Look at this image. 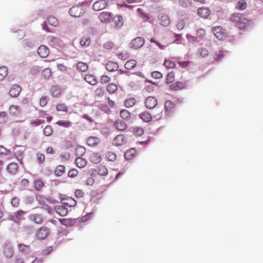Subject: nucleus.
I'll use <instances>...</instances> for the list:
<instances>
[{
    "mask_svg": "<svg viewBox=\"0 0 263 263\" xmlns=\"http://www.w3.org/2000/svg\"><path fill=\"white\" fill-rule=\"evenodd\" d=\"M175 104L172 101L167 100L165 103V111L167 114H170L174 108Z\"/></svg>",
    "mask_w": 263,
    "mask_h": 263,
    "instance_id": "b1692460",
    "label": "nucleus"
},
{
    "mask_svg": "<svg viewBox=\"0 0 263 263\" xmlns=\"http://www.w3.org/2000/svg\"><path fill=\"white\" fill-rule=\"evenodd\" d=\"M187 86L186 82L178 81L171 84L169 88L171 90L177 91L185 88Z\"/></svg>",
    "mask_w": 263,
    "mask_h": 263,
    "instance_id": "39448f33",
    "label": "nucleus"
},
{
    "mask_svg": "<svg viewBox=\"0 0 263 263\" xmlns=\"http://www.w3.org/2000/svg\"><path fill=\"white\" fill-rule=\"evenodd\" d=\"M179 3L183 7H188L192 4L191 0H179Z\"/></svg>",
    "mask_w": 263,
    "mask_h": 263,
    "instance_id": "13d9d810",
    "label": "nucleus"
},
{
    "mask_svg": "<svg viewBox=\"0 0 263 263\" xmlns=\"http://www.w3.org/2000/svg\"><path fill=\"white\" fill-rule=\"evenodd\" d=\"M57 124L65 127H69L71 125V122L69 121H59L57 123Z\"/></svg>",
    "mask_w": 263,
    "mask_h": 263,
    "instance_id": "052dcab7",
    "label": "nucleus"
},
{
    "mask_svg": "<svg viewBox=\"0 0 263 263\" xmlns=\"http://www.w3.org/2000/svg\"><path fill=\"white\" fill-rule=\"evenodd\" d=\"M160 24L163 26H167L170 24L171 21L169 16L165 14H161L159 16Z\"/></svg>",
    "mask_w": 263,
    "mask_h": 263,
    "instance_id": "9b49d317",
    "label": "nucleus"
},
{
    "mask_svg": "<svg viewBox=\"0 0 263 263\" xmlns=\"http://www.w3.org/2000/svg\"><path fill=\"white\" fill-rule=\"evenodd\" d=\"M120 115L121 118L125 121H128L130 119V114L126 109L121 110Z\"/></svg>",
    "mask_w": 263,
    "mask_h": 263,
    "instance_id": "473e14b6",
    "label": "nucleus"
},
{
    "mask_svg": "<svg viewBox=\"0 0 263 263\" xmlns=\"http://www.w3.org/2000/svg\"><path fill=\"white\" fill-rule=\"evenodd\" d=\"M152 77L156 79H160L162 78V74L159 71H154L151 74Z\"/></svg>",
    "mask_w": 263,
    "mask_h": 263,
    "instance_id": "bf43d9fd",
    "label": "nucleus"
},
{
    "mask_svg": "<svg viewBox=\"0 0 263 263\" xmlns=\"http://www.w3.org/2000/svg\"><path fill=\"white\" fill-rule=\"evenodd\" d=\"M48 99L47 97L43 96L40 101V104L41 106H45L48 102Z\"/></svg>",
    "mask_w": 263,
    "mask_h": 263,
    "instance_id": "338daca9",
    "label": "nucleus"
},
{
    "mask_svg": "<svg viewBox=\"0 0 263 263\" xmlns=\"http://www.w3.org/2000/svg\"><path fill=\"white\" fill-rule=\"evenodd\" d=\"M26 214V212L22 210L18 211L17 212L13 213L10 215V219L14 221L18 222L21 220L22 217Z\"/></svg>",
    "mask_w": 263,
    "mask_h": 263,
    "instance_id": "6e6552de",
    "label": "nucleus"
},
{
    "mask_svg": "<svg viewBox=\"0 0 263 263\" xmlns=\"http://www.w3.org/2000/svg\"><path fill=\"white\" fill-rule=\"evenodd\" d=\"M137 65V62L134 60H130L126 62L125 64V68L127 69H132Z\"/></svg>",
    "mask_w": 263,
    "mask_h": 263,
    "instance_id": "4c0bfd02",
    "label": "nucleus"
},
{
    "mask_svg": "<svg viewBox=\"0 0 263 263\" xmlns=\"http://www.w3.org/2000/svg\"><path fill=\"white\" fill-rule=\"evenodd\" d=\"M133 133L136 136H141L144 133V130L140 127H134Z\"/></svg>",
    "mask_w": 263,
    "mask_h": 263,
    "instance_id": "a19ab883",
    "label": "nucleus"
},
{
    "mask_svg": "<svg viewBox=\"0 0 263 263\" xmlns=\"http://www.w3.org/2000/svg\"><path fill=\"white\" fill-rule=\"evenodd\" d=\"M87 64L83 62H79L77 65V69L80 71L85 72L88 69Z\"/></svg>",
    "mask_w": 263,
    "mask_h": 263,
    "instance_id": "e433bc0d",
    "label": "nucleus"
},
{
    "mask_svg": "<svg viewBox=\"0 0 263 263\" xmlns=\"http://www.w3.org/2000/svg\"><path fill=\"white\" fill-rule=\"evenodd\" d=\"M65 172V167L64 165H58L54 171V174L57 176H61Z\"/></svg>",
    "mask_w": 263,
    "mask_h": 263,
    "instance_id": "f704fd0d",
    "label": "nucleus"
},
{
    "mask_svg": "<svg viewBox=\"0 0 263 263\" xmlns=\"http://www.w3.org/2000/svg\"><path fill=\"white\" fill-rule=\"evenodd\" d=\"M86 11L82 4H79L71 7L69 10V15L73 17H79L83 15Z\"/></svg>",
    "mask_w": 263,
    "mask_h": 263,
    "instance_id": "f03ea898",
    "label": "nucleus"
},
{
    "mask_svg": "<svg viewBox=\"0 0 263 263\" xmlns=\"http://www.w3.org/2000/svg\"><path fill=\"white\" fill-rule=\"evenodd\" d=\"M85 148L82 146H78L76 149V154L77 156H82L85 153Z\"/></svg>",
    "mask_w": 263,
    "mask_h": 263,
    "instance_id": "a18cd8bd",
    "label": "nucleus"
},
{
    "mask_svg": "<svg viewBox=\"0 0 263 263\" xmlns=\"http://www.w3.org/2000/svg\"><path fill=\"white\" fill-rule=\"evenodd\" d=\"M176 26L179 30H182L185 26L184 21L183 20H178Z\"/></svg>",
    "mask_w": 263,
    "mask_h": 263,
    "instance_id": "6e6d98bb",
    "label": "nucleus"
},
{
    "mask_svg": "<svg viewBox=\"0 0 263 263\" xmlns=\"http://www.w3.org/2000/svg\"><path fill=\"white\" fill-rule=\"evenodd\" d=\"M124 103H125V106L126 107H127V108L131 107L135 104L136 100L134 98H130L126 99Z\"/></svg>",
    "mask_w": 263,
    "mask_h": 263,
    "instance_id": "37998d69",
    "label": "nucleus"
},
{
    "mask_svg": "<svg viewBox=\"0 0 263 263\" xmlns=\"http://www.w3.org/2000/svg\"><path fill=\"white\" fill-rule=\"evenodd\" d=\"M8 172L11 175H15L18 170V165L16 163H10L7 166Z\"/></svg>",
    "mask_w": 263,
    "mask_h": 263,
    "instance_id": "6ab92c4d",
    "label": "nucleus"
},
{
    "mask_svg": "<svg viewBox=\"0 0 263 263\" xmlns=\"http://www.w3.org/2000/svg\"><path fill=\"white\" fill-rule=\"evenodd\" d=\"M157 104V100L153 97H149V109H153Z\"/></svg>",
    "mask_w": 263,
    "mask_h": 263,
    "instance_id": "ea45409f",
    "label": "nucleus"
},
{
    "mask_svg": "<svg viewBox=\"0 0 263 263\" xmlns=\"http://www.w3.org/2000/svg\"><path fill=\"white\" fill-rule=\"evenodd\" d=\"M20 108L17 105H11L9 107V112L13 116H16L20 112Z\"/></svg>",
    "mask_w": 263,
    "mask_h": 263,
    "instance_id": "c756f323",
    "label": "nucleus"
},
{
    "mask_svg": "<svg viewBox=\"0 0 263 263\" xmlns=\"http://www.w3.org/2000/svg\"><path fill=\"white\" fill-rule=\"evenodd\" d=\"M49 234V230L47 227L41 228L36 233V237L38 239H44Z\"/></svg>",
    "mask_w": 263,
    "mask_h": 263,
    "instance_id": "423d86ee",
    "label": "nucleus"
},
{
    "mask_svg": "<svg viewBox=\"0 0 263 263\" xmlns=\"http://www.w3.org/2000/svg\"><path fill=\"white\" fill-rule=\"evenodd\" d=\"M10 151L4 146L0 145V155H7L9 154Z\"/></svg>",
    "mask_w": 263,
    "mask_h": 263,
    "instance_id": "69168bd1",
    "label": "nucleus"
},
{
    "mask_svg": "<svg viewBox=\"0 0 263 263\" xmlns=\"http://www.w3.org/2000/svg\"><path fill=\"white\" fill-rule=\"evenodd\" d=\"M106 157L108 161H114L116 159V155L113 152H109L106 154Z\"/></svg>",
    "mask_w": 263,
    "mask_h": 263,
    "instance_id": "603ef678",
    "label": "nucleus"
},
{
    "mask_svg": "<svg viewBox=\"0 0 263 263\" xmlns=\"http://www.w3.org/2000/svg\"><path fill=\"white\" fill-rule=\"evenodd\" d=\"M126 140L123 135H118L113 140V144L116 146H121L125 144Z\"/></svg>",
    "mask_w": 263,
    "mask_h": 263,
    "instance_id": "f3484780",
    "label": "nucleus"
},
{
    "mask_svg": "<svg viewBox=\"0 0 263 263\" xmlns=\"http://www.w3.org/2000/svg\"><path fill=\"white\" fill-rule=\"evenodd\" d=\"M24 147L23 146H16L14 147V154L17 160L22 163V156L24 151Z\"/></svg>",
    "mask_w": 263,
    "mask_h": 263,
    "instance_id": "9d476101",
    "label": "nucleus"
},
{
    "mask_svg": "<svg viewBox=\"0 0 263 263\" xmlns=\"http://www.w3.org/2000/svg\"><path fill=\"white\" fill-rule=\"evenodd\" d=\"M78 174V171L77 170H76V169H72V170H71L70 171H69V172L68 173V176L69 177L73 178V177H76V176H77Z\"/></svg>",
    "mask_w": 263,
    "mask_h": 263,
    "instance_id": "0e129e2a",
    "label": "nucleus"
},
{
    "mask_svg": "<svg viewBox=\"0 0 263 263\" xmlns=\"http://www.w3.org/2000/svg\"><path fill=\"white\" fill-rule=\"evenodd\" d=\"M85 80L89 84L93 85L97 83V80L93 75L87 74L85 77Z\"/></svg>",
    "mask_w": 263,
    "mask_h": 263,
    "instance_id": "cd10ccee",
    "label": "nucleus"
},
{
    "mask_svg": "<svg viewBox=\"0 0 263 263\" xmlns=\"http://www.w3.org/2000/svg\"><path fill=\"white\" fill-rule=\"evenodd\" d=\"M91 43L90 39L88 36H83L80 41V43L82 46L88 47Z\"/></svg>",
    "mask_w": 263,
    "mask_h": 263,
    "instance_id": "c85d7f7f",
    "label": "nucleus"
},
{
    "mask_svg": "<svg viewBox=\"0 0 263 263\" xmlns=\"http://www.w3.org/2000/svg\"><path fill=\"white\" fill-rule=\"evenodd\" d=\"M115 128L119 130H124L126 127L127 125L122 120H118L114 123Z\"/></svg>",
    "mask_w": 263,
    "mask_h": 263,
    "instance_id": "aec40b11",
    "label": "nucleus"
},
{
    "mask_svg": "<svg viewBox=\"0 0 263 263\" xmlns=\"http://www.w3.org/2000/svg\"><path fill=\"white\" fill-rule=\"evenodd\" d=\"M47 21L51 26H57L58 25V20L54 16L50 15L47 18Z\"/></svg>",
    "mask_w": 263,
    "mask_h": 263,
    "instance_id": "c9c22d12",
    "label": "nucleus"
},
{
    "mask_svg": "<svg viewBox=\"0 0 263 263\" xmlns=\"http://www.w3.org/2000/svg\"><path fill=\"white\" fill-rule=\"evenodd\" d=\"M18 248L19 251L24 254H28L30 252V248L29 246L20 243L18 245Z\"/></svg>",
    "mask_w": 263,
    "mask_h": 263,
    "instance_id": "5701e85b",
    "label": "nucleus"
},
{
    "mask_svg": "<svg viewBox=\"0 0 263 263\" xmlns=\"http://www.w3.org/2000/svg\"><path fill=\"white\" fill-rule=\"evenodd\" d=\"M236 8L240 10H245L247 8V3L244 0H240L238 2Z\"/></svg>",
    "mask_w": 263,
    "mask_h": 263,
    "instance_id": "79ce46f5",
    "label": "nucleus"
},
{
    "mask_svg": "<svg viewBox=\"0 0 263 263\" xmlns=\"http://www.w3.org/2000/svg\"><path fill=\"white\" fill-rule=\"evenodd\" d=\"M100 142V140L97 137H90L87 140V143L91 146H95Z\"/></svg>",
    "mask_w": 263,
    "mask_h": 263,
    "instance_id": "412c9836",
    "label": "nucleus"
},
{
    "mask_svg": "<svg viewBox=\"0 0 263 263\" xmlns=\"http://www.w3.org/2000/svg\"><path fill=\"white\" fill-rule=\"evenodd\" d=\"M21 91V88L20 86L14 85L9 91V95L12 97H16L20 94Z\"/></svg>",
    "mask_w": 263,
    "mask_h": 263,
    "instance_id": "dca6fc26",
    "label": "nucleus"
},
{
    "mask_svg": "<svg viewBox=\"0 0 263 263\" xmlns=\"http://www.w3.org/2000/svg\"><path fill=\"white\" fill-rule=\"evenodd\" d=\"M137 11L138 15L140 17H142L143 19L146 18V20H148V17L143 9L139 8L137 9Z\"/></svg>",
    "mask_w": 263,
    "mask_h": 263,
    "instance_id": "3c124183",
    "label": "nucleus"
},
{
    "mask_svg": "<svg viewBox=\"0 0 263 263\" xmlns=\"http://www.w3.org/2000/svg\"><path fill=\"white\" fill-rule=\"evenodd\" d=\"M37 53L41 58H46L49 54V50L45 45L40 46L37 50Z\"/></svg>",
    "mask_w": 263,
    "mask_h": 263,
    "instance_id": "ddd939ff",
    "label": "nucleus"
},
{
    "mask_svg": "<svg viewBox=\"0 0 263 263\" xmlns=\"http://www.w3.org/2000/svg\"><path fill=\"white\" fill-rule=\"evenodd\" d=\"M37 161L39 163H42L45 160V156L42 154H37L36 155Z\"/></svg>",
    "mask_w": 263,
    "mask_h": 263,
    "instance_id": "774afa93",
    "label": "nucleus"
},
{
    "mask_svg": "<svg viewBox=\"0 0 263 263\" xmlns=\"http://www.w3.org/2000/svg\"><path fill=\"white\" fill-rule=\"evenodd\" d=\"M29 218L36 223L40 224L43 222L42 215L38 214H31L30 215Z\"/></svg>",
    "mask_w": 263,
    "mask_h": 263,
    "instance_id": "a878e982",
    "label": "nucleus"
},
{
    "mask_svg": "<svg viewBox=\"0 0 263 263\" xmlns=\"http://www.w3.org/2000/svg\"><path fill=\"white\" fill-rule=\"evenodd\" d=\"M114 27L116 29L120 28L123 24V20L121 15H116L113 18Z\"/></svg>",
    "mask_w": 263,
    "mask_h": 263,
    "instance_id": "4468645a",
    "label": "nucleus"
},
{
    "mask_svg": "<svg viewBox=\"0 0 263 263\" xmlns=\"http://www.w3.org/2000/svg\"><path fill=\"white\" fill-rule=\"evenodd\" d=\"M175 80V73L172 71L169 72L166 78V83L167 84L173 82Z\"/></svg>",
    "mask_w": 263,
    "mask_h": 263,
    "instance_id": "c03bdc74",
    "label": "nucleus"
},
{
    "mask_svg": "<svg viewBox=\"0 0 263 263\" xmlns=\"http://www.w3.org/2000/svg\"><path fill=\"white\" fill-rule=\"evenodd\" d=\"M136 151L135 148H131L127 151L124 154L125 158L127 160L133 159L136 155Z\"/></svg>",
    "mask_w": 263,
    "mask_h": 263,
    "instance_id": "bb28decb",
    "label": "nucleus"
},
{
    "mask_svg": "<svg viewBox=\"0 0 263 263\" xmlns=\"http://www.w3.org/2000/svg\"><path fill=\"white\" fill-rule=\"evenodd\" d=\"M106 69L109 71L117 70L118 68V65L117 63L109 61L106 65Z\"/></svg>",
    "mask_w": 263,
    "mask_h": 263,
    "instance_id": "393cba45",
    "label": "nucleus"
},
{
    "mask_svg": "<svg viewBox=\"0 0 263 263\" xmlns=\"http://www.w3.org/2000/svg\"><path fill=\"white\" fill-rule=\"evenodd\" d=\"M97 171L99 175L101 176H106L108 174V170L106 167L102 165L98 166Z\"/></svg>",
    "mask_w": 263,
    "mask_h": 263,
    "instance_id": "72a5a7b5",
    "label": "nucleus"
},
{
    "mask_svg": "<svg viewBox=\"0 0 263 263\" xmlns=\"http://www.w3.org/2000/svg\"><path fill=\"white\" fill-rule=\"evenodd\" d=\"M107 90L110 93H113L117 90V86L116 84L111 83L107 85Z\"/></svg>",
    "mask_w": 263,
    "mask_h": 263,
    "instance_id": "de8ad7c7",
    "label": "nucleus"
},
{
    "mask_svg": "<svg viewBox=\"0 0 263 263\" xmlns=\"http://www.w3.org/2000/svg\"><path fill=\"white\" fill-rule=\"evenodd\" d=\"M52 133V129L51 126H47L44 129V134L46 136H49Z\"/></svg>",
    "mask_w": 263,
    "mask_h": 263,
    "instance_id": "4d7b16f0",
    "label": "nucleus"
},
{
    "mask_svg": "<svg viewBox=\"0 0 263 263\" xmlns=\"http://www.w3.org/2000/svg\"><path fill=\"white\" fill-rule=\"evenodd\" d=\"M164 65L165 67L167 69L173 68L176 66L175 63L170 60H165V61L164 62Z\"/></svg>",
    "mask_w": 263,
    "mask_h": 263,
    "instance_id": "09e8293b",
    "label": "nucleus"
},
{
    "mask_svg": "<svg viewBox=\"0 0 263 263\" xmlns=\"http://www.w3.org/2000/svg\"><path fill=\"white\" fill-rule=\"evenodd\" d=\"M23 45L25 47L32 48L34 45V42L30 39H25L23 41Z\"/></svg>",
    "mask_w": 263,
    "mask_h": 263,
    "instance_id": "49530a36",
    "label": "nucleus"
},
{
    "mask_svg": "<svg viewBox=\"0 0 263 263\" xmlns=\"http://www.w3.org/2000/svg\"><path fill=\"white\" fill-rule=\"evenodd\" d=\"M42 75L44 79H48L51 75V70L49 68L45 69L42 71Z\"/></svg>",
    "mask_w": 263,
    "mask_h": 263,
    "instance_id": "8fccbe9b",
    "label": "nucleus"
},
{
    "mask_svg": "<svg viewBox=\"0 0 263 263\" xmlns=\"http://www.w3.org/2000/svg\"><path fill=\"white\" fill-rule=\"evenodd\" d=\"M51 94L53 97H58L62 92L61 88L59 86H53L51 88Z\"/></svg>",
    "mask_w": 263,
    "mask_h": 263,
    "instance_id": "4be33fe9",
    "label": "nucleus"
},
{
    "mask_svg": "<svg viewBox=\"0 0 263 263\" xmlns=\"http://www.w3.org/2000/svg\"><path fill=\"white\" fill-rule=\"evenodd\" d=\"M43 183L40 180L34 181V186L37 190H40L43 187Z\"/></svg>",
    "mask_w": 263,
    "mask_h": 263,
    "instance_id": "e2e57ef3",
    "label": "nucleus"
},
{
    "mask_svg": "<svg viewBox=\"0 0 263 263\" xmlns=\"http://www.w3.org/2000/svg\"><path fill=\"white\" fill-rule=\"evenodd\" d=\"M55 212L61 216H65L68 213V209L64 205H57L55 207Z\"/></svg>",
    "mask_w": 263,
    "mask_h": 263,
    "instance_id": "a211bd4d",
    "label": "nucleus"
},
{
    "mask_svg": "<svg viewBox=\"0 0 263 263\" xmlns=\"http://www.w3.org/2000/svg\"><path fill=\"white\" fill-rule=\"evenodd\" d=\"M75 162L79 168L84 167L87 164V161L80 157H78L76 159Z\"/></svg>",
    "mask_w": 263,
    "mask_h": 263,
    "instance_id": "7c9ffc66",
    "label": "nucleus"
},
{
    "mask_svg": "<svg viewBox=\"0 0 263 263\" xmlns=\"http://www.w3.org/2000/svg\"><path fill=\"white\" fill-rule=\"evenodd\" d=\"M111 18V13L108 12H102L99 15V18L102 23H108L110 22Z\"/></svg>",
    "mask_w": 263,
    "mask_h": 263,
    "instance_id": "1a4fd4ad",
    "label": "nucleus"
},
{
    "mask_svg": "<svg viewBox=\"0 0 263 263\" xmlns=\"http://www.w3.org/2000/svg\"><path fill=\"white\" fill-rule=\"evenodd\" d=\"M58 111H68V107L65 104H59L56 106Z\"/></svg>",
    "mask_w": 263,
    "mask_h": 263,
    "instance_id": "864d4df0",
    "label": "nucleus"
},
{
    "mask_svg": "<svg viewBox=\"0 0 263 263\" xmlns=\"http://www.w3.org/2000/svg\"><path fill=\"white\" fill-rule=\"evenodd\" d=\"M109 0H98L93 5L95 11H100L106 8Z\"/></svg>",
    "mask_w": 263,
    "mask_h": 263,
    "instance_id": "20e7f679",
    "label": "nucleus"
},
{
    "mask_svg": "<svg viewBox=\"0 0 263 263\" xmlns=\"http://www.w3.org/2000/svg\"><path fill=\"white\" fill-rule=\"evenodd\" d=\"M230 20L240 29H245L249 27L252 21L245 17V14L240 13H236L232 14Z\"/></svg>",
    "mask_w": 263,
    "mask_h": 263,
    "instance_id": "f257e3e1",
    "label": "nucleus"
},
{
    "mask_svg": "<svg viewBox=\"0 0 263 263\" xmlns=\"http://www.w3.org/2000/svg\"><path fill=\"white\" fill-rule=\"evenodd\" d=\"M6 120V113L4 111L0 112V124L5 123Z\"/></svg>",
    "mask_w": 263,
    "mask_h": 263,
    "instance_id": "680f3d73",
    "label": "nucleus"
},
{
    "mask_svg": "<svg viewBox=\"0 0 263 263\" xmlns=\"http://www.w3.org/2000/svg\"><path fill=\"white\" fill-rule=\"evenodd\" d=\"M197 14L200 17L205 18L210 15V11L207 8L201 7L198 9Z\"/></svg>",
    "mask_w": 263,
    "mask_h": 263,
    "instance_id": "2eb2a0df",
    "label": "nucleus"
},
{
    "mask_svg": "<svg viewBox=\"0 0 263 263\" xmlns=\"http://www.w3.org/2000/svg\"><path fill=\"white\" fill-rule=\"evenodd\" d=\"M198 53L200 54V55L202 57L204 58L208 55L209 51L207 49H206L205 48H201L199 49Z\"/></svg>",
    "mask_w": 263,
    "mask_h": 263,
    "instance_id": "5fc2aeb1",
    "label": "nucleus"
},
{
    "mask_svg": "<svg viewBox=\"0 0 263 263\" xmlns=\"http://www.w3.org/2000/svg\"><path fill=\"white\" fill-rule=\"evenodd\" d=\"M3 253L5 256L8 258H10L13 256V248L10 242H5L4 246Z\"/></svg>",
    "mask_w": 263,
    "mask_h": 263,
    "instance_id": "7ed1b4c3",
    "label": "nucleus"
},
{
    "mask_svg": "<svg viewBox=\"0 0 263 263\" xmlns=\"http://www.w3.org/2000/svg\"><path fill=\"white\" fill-rule=\"evenodd\" d=\"M144 44V40L142 37H138L133 40L130 47L135 49L141 47Z\"/></svg>",
    "mask_w": 263,
    "mask_h": 263,
    "instance_id": "0eeeda50",
    "label": "nucleus"
},
{
    "mask_svg": "<svg viewBox=\"0 0 263 263\" xmlns=\"http://www.w3.org/2000/svg\"><path fill=\"white\" fill-rule=\"evenodd\" d=\"M222 31V29L220 26L215 27L212 29L214 34L219 40H222L224 37L223 32Z\"/></svg>",
    "mask_w": 263,
    "mask_h": 263,
    "instance_id": "f8f14e48",
    "label": "nucleus"
},
{
    "mask_svg": "<svg viewBox=\"0 0 263 263\" xmlns=\"http://www.w3.org/2000/svg\"><path fill=\"white\" fill-rule=\"evenodd\" d=\"M224 57V53L222 49H218L214 53V59L216 61H219Z\"/></svg>",
    "mask_w": 263,
    "mask_h": 263,
    "instance_id": "2f4dec72",
    "label": "nucleus"
},
{
    "mask_svg": "<svg viewBox=\"0 0 263 263\" xmlns=\"http://www.w3.org/2000/svg\"><path fill=\"white\" fill-rule=\"evenodd\" d=\"M8 74V69L6 66L0 67V81H2Z\"/></svg>",
    "mask_w": 263,
    "mask_h": 263,
    "instance_id": "58836bf2",
    "label": "nucleus"
}]
</instances>
